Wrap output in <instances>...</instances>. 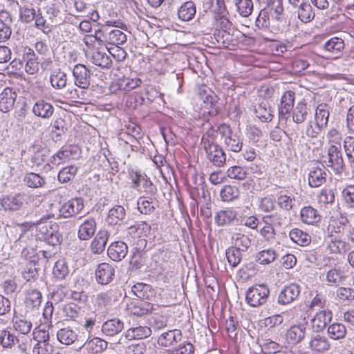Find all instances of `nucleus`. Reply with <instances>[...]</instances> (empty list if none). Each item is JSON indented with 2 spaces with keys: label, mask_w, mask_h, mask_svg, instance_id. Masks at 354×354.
<instances>
[{
  "label": "nucleus",
  "mask_w": 354,
  "mask_h": 354,
  "mask_svg": "<svg viewBox=\"0 0 354 354\" xmlns=\"http://www.w3.org/2000/svg\"><path fill=\"white\" fill-rule=\"evenodd\" d=\"M109 238V232L106 230H100L91 243V250L93 254L102 253Z\"/></svg>",
  "instance_id": "obj_18"
},
{
  "label": "nucleus",
  "mask_w": 354,
  "mask_h": 354,
  "mask_svg": "<svg viewBox=\"0 0 354 354\" xmlns=\"http://www.w3.org/2000/svg\"><path fill=\"white\" fill-rule=\"evenodd\" d=\"M153 309L152 304L144 301H139L138 304L131 308V313L138 316H142L151 312Z\"/></svg>",
  "instance_id": "obj_58"
},
{
  "label": "nucleus",
  "mask_w": 354,
  "mask_h": 354,
  "mask_svg": "<svg viewBox=\"0 0 354 354\" xmlns=\"http://www.w3.org/2000/svg\"><path fill=\"white\" fill-rule=\"evenodd\" d=\"M270 295V290L264 284H256L246 292L245 299L247 303L252 307H259L264 304Z\"/></svg>",
  "instance_id": "obj_4"
},
{
  "label": "nucleus",
  "mask_w": 354,
  "mask_h": 354,
  "mask_svg": "<svg viewBox=\"0 0 354 354\" xmlns=\"http://www.w3.org/2000/svg\"><path fill=\"white\" fill-rule=\"evenodd\" d=\"M127 253L128 247L122 241H115L107 249L109 257L115 261H121L127 256Z\"/></svg>",
  "instance_id": "obj_16"
},
{
  "label": "nucleus",
  "mask_w": 354,
  "mask_h": 354,
  "mask_svg": "<svg viewBox=\"0 0 354 354\" xmlns=\"http://www.w3.org/2000/svg\"><path fill=\"white\" fill-rule=\"evenodd\" d=\"M53 275L58 279H64L68 274L67 263L64 260L57 261L53 270Z\"/></svg>",
  "instance_id": "obj_59"
},
{
  "label": "nucleus",
  "mask_w": 354,
  "mask_h": 354,
  "mask_svg": "<svg viewBox=\"0 0 354 354\" xmlns=\"http://www.w3.org/2000/svg\"><path fill=\"white\" fill-rule=\"evenodd\" d=\"M201 145L206 153L207 158L216 167H222L225 163L226 155L209 135H204L202 138Z\"/></svg>",
  "instance_id": "obj_1"
},
{
  "label": "nucleus",
  "mask_w": 354,
  "mask_h": 354,
  "mask_svg": "<svg viewBox=\"0 0 354 354\" xmlns=\"http://www.w3.org/2000/svg\"><path fill=\"white\" fill-rule=\"evenodd\" d=\"M329 114L328 105L322 103L316 109L314 120L325 128L328 122Z\"/></svg>",
  "instance_id": "obj_42"
},
{
  "label": "nucleus",
  "mask_w": 354,
  "mask_h": 354,
  "mask_svg": "<svg viewBox=\"0 0 354 354\" xmlns=\"http://www.w3.org/2000/svg\"><path fill=\"white\" fill-rule=\"evenodd\" d=\"M91 71L84 64H76L73 69L75 84L81 88H87L91 82Z\"/></svg>",
  "instance_id": "obj_7"
},
{
  "label": "nucleus",
  "mask_w": 354,
  "mask_h": 354,
  "mask_svg": "<svg viewBox=\"0 0 354 354\" xmlns=\"http://www.w3.org/2000/svg\"><path fill=\"white\" fill-rule=\"evenodd\" d=\"M309 346L313 351L324 352L330 348V344L325 337L317 335L311 338Z\"/></svg>",
  "instance_id": "obj_44"
},
{
  "label": "nucleus",
  "mask_w": 354,
  "mask_h": 354,
  "mask_svg": "<svg viewBox=\"0 0 354 354\" xmlns=\"http://www.w3.org/2000/svg\"><path fill=\"white\" fill-rule=\"evenodd\" d=\"M271 19L270 13L266 8H263L256 19V26L261 28H268L270 25Z\"/></svg>",
  "instance_id": "obj_64"
},
{
  "label": "nucleus",
  "mask_w": 354,
  "mask_h": 354,
  "mask_svg": "<svg viewBox=\"0 0 354 354\" xmlns=\"http://www.w3.org/2000/svg\"><path fill=\"white\" fill-rule=\"evenodd\" d=\"M241 250L230 247L226 250L225 255L229 264L234 268L236 267L241 261L242 254Z\"/></svg>",
  "instance_id": "obj_57"
},
{
  "label": "nucleus",
  "mask_w": 354,
  "mask_h": 354,
  "mask_svg": "<svg viewBox=\"0 0 354 354\" xmlns=\"http://www.w3.org/2000/svg\"><path fill=\"white\" fill-rule=\"evenodd\" d=\"M277 204L283 209L290 211L295 205V198L293 196L281 194L277 197Z\"/></svg>",
  "instance_id": "obj_61"
},
{
  "label": "nucleus",
  "mask_w": 354,
  "mask_h": 354,
  "mask_svg": "<svg viewBox=\"0 0 354 354\" xmlns=\"http://www.w3.org/2000/svg\"><path fill=\"white\" fill-rule=\"evenodd\" d=\"M295 93L292 91H288L284 93L281 100L279 106V115L282 118H285L287 114L292 110L295 102Z\"/></svg>",
  "instance_id": "obj_23"
},
{
  "label": "nucleus",
  "mask_w": 354,
  "mask_h": 354,
  "mask_svg": "<svg viewBox=\"0 0 354 354\" xmlns=\"http://www.w3.org/2000/svg\"><path fill=\"white\" fill-rule=\"evenodd\" d=\"M123 328V322L116 318L106 321L102 326V331L106 336L115 335L120 333Z\"/></svg>",
  "instance_id": "obj_22"
},
{
  "label": "nucleus",
  "mask_w": 354,
  "mask_h": 354,
  "mask_svg": "<svg viewBox=\"0 0 354 354\" xmlns=\"http://www.w3.org/2000/svg\"><path fill=\"white\" fill-rule=\"evenodd\" d=\"M218 132L222 137L225 147L232 152H239L243 147V138L241 133L234 131L231 128L223 124L218 127Z\"/></svg>",
  "instance_id": "obj_2"
},
{
  "label": "nucleus",
  "mask_w": 354,
  "mask_h": 354,
  "mask_svg": "<svg viewBox=\"0 0 354 354\" xmlns=\"http://www.w3.org/2000/svg\"><path fill=\"white\" fill-rule=\"evenodd\" d=\"M20 18L22 21L29 24L35 19L37 10L32 4H26L19 9Z\"/></svg>",
  "instance_id": "obj_49"
},
{
  "label": "nucleus",
  "mask_w": 354,
  "mask_h": 354,
  "mask_svg": "<svg viewBox=\"0 0 354 354\" xmlns=\"http://www.w3.org/2000/svg\"><path fill=\"white\" fill-rule=\"evenodd\" d=\"M328 335L334 340L343 339L346 335V328L342 323L335 322L328 327Z\"/></svg>",
  "instance_id": "obj_45"
},
{
  "label": "nucleus",
  "mask_w": 354,
  "mask_h": 354,
  "mask_svg": "<svg viewBox=\"0 0 354 354\" xmlns=\"http://www.w3.org/2000/svg\"><path fill=\"white\" fill-rule=\"evenodd\" d=\"M199 97L203 100L207 109H209L208 113L210 115H216L219 111V106L217 104L218 97L209 88H201L199 90Z\"/></svg>",
  "instance_id": "obj_8"
},
{
  "label": "nucleus",
  "mask_w": 354,
  "mask_h": 354,
  "mask_svg": "<svg viewBox=\"0 0 354 354\" xmlns=\"http://www.w3.org/2000/svg\"><path fill=\"white\" fill-rule=\"evenodd\" d=\"M326 172L324 166L313 167L308 174V184L311 187H318L326 180Z\"/></svg>",
  "instance_id": "obj_14"
},
{
  "label": "nucleus",
  "mask_w": 354,
  "mask_h": 354,
  "mask_svg": "<svg viewBox=\"0 0 354 354\" xmlns=\"http://www.w3.org/2000/svg\"><path fill=\"white\" fill-rule=\"evenodd\" d=\"M237 213L235 210L227 209L218 212L215 216V222L219 226L230 224L236 218Z\"/></svg>",
  "instance_id": "obj_34"
},
{
  "label": "nucleus",
  "mask_w": 354,
  "mask_h": 354,
  "mask_svg": "<svg viewBox=\"0 0 354 354\" xmlns=\"http://www.w3.org/2000/svg\"><path fill=\"white\" fill-rule=\"evenodd\" d=\"M50 156V150L46 147L38 148L32 156V162L37 166L46 162Z\"/></svg>",
  "instance_id": "obj_60"
},
{
  "label": "nucleus",
  "mask_w": 354,
  "mask_h": 354,
  "mask_svg": "<svg viewBox=\"0 0 354 354\" xmlns=\"http://www.w3.org/2000/svg\"><path fill=\"white\" fill-rule=\"evenodd\" d=\"M344 47V41L341 38L334 37L325 42L323 50L328 57L337 59L342 54Z\"/></svg>",
  "instance_id": "obj_9"
},
{
  "label": "nucleus",
  "mask_w": 354,
  "mask_h": 354,
  "mask_svg": "<svg viewBox=\"0 0 354 354\" xmlns=\"http://www.w3.org/2000/svg\"><path fill=\"white\" fill-rule=\"evenodd\" d=\"M348 223L347 217L341 215L339 218L330 220L328 230L331 234H340L344 231Z\"/></svg>",
  "instance_id": "obj_47"
},
{
  "label": "nucleus",
  "mask_w": 354,
  "mask_h": 354,
  "mask_svg": "<svg viewBox=\"0 0 354 354\" xmlns=\"http://www.w3.org/2000/svg\"><path fill=\"white\" fill-rule=\"evenodd\" d=\"M17 94L12 88L6 87L1 92V112H8L12 109Z\"/></svg>",
  "instance_id": "obj_27"
},
{
  "label": "nucleus",
  "mask_w": 354,
  "mask_h": 354,
  "mask_svg": "<svg viewBox=\"0 0 354 354\" xmlns=\"http://www.w3.org/2000/svg\"><path fill=\"white\" fill-rule=\"evenodd\" d=\"M108 342L100 337L88 339L82 346L85 354H97L106 349Z\"/></svg>",
  "instance_id": "obj_17"
},
{
  "label": "nucleus",
  "mask_w": 354,
  "mask_h": 354,
  "mask_svg": "<svg viewBox=\"0 0 354 354\" xmlns=\"http://www.w3.org/2000/svg\"><path fill=\"white\" fill-rule=\"evenodd\" d=\"M97 227V223L93 217L86 218L80 225L77 236L82 241L90 239L95 234Z\"/></svg>",
  "instance_id": "obj_15"
},
{
  "label": "nucleus",
  "mask_w": 354,
  "mask_h": 354,
  "mask_svg": "<svg viewBox=\"0 0 354 354\" xmlns=\"http://www.w3.org/2000/svg\"><path fill=\"white\" fill-rule=\"evenodd\" d=\"M266 5L265 8L270 13L272 20L281 21L284 12L283 1L274 0Z\"/></svg>",
  "instance_id": "obj_33"
},
{
  "label": "nucleus",
  "mask_w": 354,
  "mask_h": 354,
  "mask_svg": "<svg viewBox=\"0 0 354 354\" xmlns=\"http://www.w3.org/2000/svg\"><path fill=\"white\" fill-rule=\"evenodd\" d=\"M326 166L331 168L335 174H341L344 169V161L339 147L331 145L328 149Z\"/></svg>",
  "instance_id": "obj_6"
},
{
  "label": "nucleus",
  "mask_w": 354,
  "mask_h": 354,
  "mask_svg": "<svg viewBox=\"0 0 354 354\" xmlns=\"http://www.w3.org/2000/svg\"><path fill=\"white\" fill-rule=\"evenodd\" d=\"M324 129L315 120H310L302 129L303 138H317Z\"/></svg>",
  "instance_id": "obj_32"
},
{
  "label": "nucleus",
  "mask_w": 354,
  "mask_h": 354,
  "mask_svg": "<svg viewBox=\"0 0 354 354\" xmlns=\"http://www.w3.org/2000/svg\"><path fill=\"white\" fill-rule=\"evenodd\" d=\"M301 221L308 225H315L319 222L321 216L317 210L311 206H306L300 211Z\"/></svg>",
  "instance_id": "obj_24"
},
{
  "label": "nucleus",
  "mask_w": 354,
  "mask_h": 354,
  "mask_svg": "<svg viewBox=\"0 0 354 354\" xmlns=\"http://www.w3.org/2000/svg\"><path fill=\"white\" fill-rule=\"evenodd\" d=\"M51 86L56 89H61L66 86L67 82L66 74L60 69L53 71L50 76Z\"/></svg>",
  "instance_id": "obj_48"
},
{
  "label": "nucleus",
  "mask_w": 354,
  "mask_h": 354,
  "mask_svg": "<svg viewBox=\"0 0 354 354\" xmlns=\"http://www.w3.org/2000/svg\"><path fill=\"white\" fill-rule=\"evenodd\" d=\"M239 190L235 186L225 185L221 191V197L223 201L230 202L237 198Z\"/></svg>",
  "instance_id": "obj_56"
},
{
  "label": "nucleus",
  "mask_w": 354,
  "mask_h": 354,
  "mask_svg": "<svg viewBox=\"0 0 354 354\" xmlns=\"http://www.w3.org/2000/svg\"><path fill=\"white\" fill-rule=\"evenodd\" d=\"M283 322L282 315H274L261 321L262 326L267 328L268 332H272L276 326H279Z\"/></svg>",
  "instance_id": "obj_54"
},
{
  "label": "nucleus",
  "mask_w": 354,
  "mask_h": 354,
  "mask_svg": "<svg viewBox=\"0 0 354 354\" xmlns=\"http://www.w3.org/2000/svg\"><path fill=\"white\" fill-rule=\"evenodd\" d=\"M106 39H108L109 44L118 46L127 41V35L123 31L119 29L115 28L109 30V28H107Z\"/></svg>",
  "instance_id": "obj_38"
},
{
  "label": "nucleus",
  "mask_w": 354,
  "mask_h": 354,
  "mask_svg": "<svg viewBox=\"0 0 354 354\" xmlns=\"http://www.w3.org/2000/svg\"><path fill=\"white\" fill-rule=\"evenodd\" d=\"M42 301V295L39 290L31 289L26 294L25 304L27 308L31 309L38 308Z\"/></svg>",
  "instance_id": "obj_37"
},
{
  "label": "nucleus",
  "mask_w": 354,
  "mask_h": 354,
  "mask_svg": "<svg viewBox=\"0 0 354 354\" xmlns=\"http://www.w3.org/2000/svg\"><path fill=\"white\" fill-rule=\"evenodd\" d=\"M277 257L276 252L272 249L263 250L259 252L255 257L256 261L260 264H269Z\"/></svg>",
  "instance_id": "obj_53"
},
{
  "label": "nucleus",
  "mask_w": 354,
  "mask_h": 354,
  "mask_svg": "<svg viewBox=\"0 0 354 354\" xmlns=\"http://www.w3.org/2000/svg\"><path fill=\"white\" fill-rule=\"evenodd\" d=\"M137 205L140 212L143 214H149L154 210L151 201L145 196H140L138 198Z\"/></svg>",
  "instance_id": "obj_62"
},
{
  "label": "nucleus",
  "mask_w": 354,
  "mask_h": 354,
  "mask_svg": "<svg viewBox=\"0 0 354 354\" xmlns=\"http://www.w3.org/2000/svg\"><path fill=\"white\" fill-rule=\"evenodd\" d=\"M84 209V201L76 197L62 203L58 209L57 218H70L80 214Z\"/></svg>",
  "instance_id": "obj_5"
},
{
  "label": "nucleus",
  "mask_w": 354,
  "mask_h": 354,
  "mask_svg": "<svg viewBox=\"0 0 354 354\" xmlns=\"http://www.w3.org/2000/svg\"><path fill=\"white\" fill-rule=\"evenodd\" d=\"M126 216V210L122 205L113 206L108 213L106 221L110 225H118L122 222Z\"/></svg>",
  "instance_id": "obj_28"
},
{
  "label": "nucleus",
  "mask_w": 354,
  "mask_h": 354,
  "mask_svg": "<svg viewBox=\"0 0 354 354\" xmlns=\"http://www.w3.org/2000/svg\"><path fill=\"white\" fill-rule=\"evenodd\" d=\"M297 8L298 17L302 22L308 23L315 18L314 10L308 3L304 1Z\"/></svg>",
  "instance_id": "obj_41"
},
{
  "label": "nucleus",
  "mask_w": 354,
  "mask_h": 354,
  "mask_svg": "<svg viewBox=\"0 0 354 354\" xmlns=\"http://www.w3.org/2000/svg\"><path fill=\"white\" fill-rule=\"evenodd\" d=\"M24 181L28 187L31 188H39L46 183L44 177L33 172L27 174Z\"/></svg>",
  "instance_id": "obj_51"
},
{
  "label": "nucleus",
  "mask_w": 354,
  "mask_h": 354,
  "mask_svg": "<svg viewBox=\"0 0 354 354\" xmlns=\"http://www.w3.org/2000/svg\"><path fill=\"white\" fill-rule=\"evenodd\" d=\"M57 338L60 343L65 345H71L77 340L78 335L75 330L67 326L57 331Z\"/></svg>",
  "instance_id": "obj_25"
},
{
  "label": "nucleus",
  "mask_w": 354,
  "mask_h": 354,
  "mask_svg": "<svg viewBox=\"0 0 354 354\" xmlns=\"http://www.w3.org/2000/svg\"><path fill=\"white\" fill-rule=\"evenodd\" d=\"M336 196L335 190L330 188H324L317 196L318 202L322 204H333Z\"/></svg>",
  "instance_id": "obj_55"
},
{
  "label": "nucleus",
  "mask_w": 354,
  "mask_h": 354,
  "mask_svg": "<svg viewBox=\"0 0 354 354\" xmlns=\"http://www.w3.org/2000/svg\"><path fill=\"white\" fill-rule=\"evenodd\" d=\"M77 167L75 165H70L63 168L58 173V180L62 183H68L72 180L76 176Z\"/></svg>",
  "instance_id": "obj_52"
},
{
  "label": "nucleus",
  "mask_w": 354,
  "mask_h": 354,
  "mask_svg": "<svg viewBox=\"0 0 354 354\" xmlns=\"http://www.w3.org/2000/svg\"><path fill=\"white\" fill-rule=\"evenodd\" d=\"M151 330L147 326H138L128 329L125 333V337L128 339H143L149 337Z\"/></svg>",
  "instance_id": "obj_39"
},
{
  "label": "nucleus",
  "mask_w": 354,
  "mask_h": 354,
  "mask_svg": "<svg viewBox=\"0 0 354 354\" xmlns=\"http://www.w3.org/2000/svg\"><path fill=\"white\" fill-rule=\"evenodd\" d=\"M49 218V216L43 217L33 223L36 229L35 236L37 239L44 241L50 245H55L59 242V238L53 229V225L47 222Z\"/></svg>",
  "instance_id": "obj_3"
},
{
  "label": "nucleus",
  "mask_w": 354,
  "mask_h": 354,
  "mask_svg": "<svg viewBox=\"0 0 354 354\" xmlns=\"http://www.w3.org/2000/svg\"><path fill=\"white\" fill-rule=\"evenodd\" d=\"M346 279L345 272L342 269L332 268L326 273V281L329 286H337Z\"/></svg>",
  "instance_id": "obj_36"
},
{
  "label": "nucleus",
  "mask_w": 354,
  "mask_h": 354,
  "mask_svg": "<svg viewBox=\"0 0 354 354\" xmlns=\"http://www.w3.org/2000/svg\"><path fill=\"white\" fill-rule=\"evenodd\" d=\"M4 267L6 268L5 270L6 273L9 274V277L4 280L3 284V291L6 295H10L15 292L17 288V284L15 281V277L13 274L15 273V270L13 267L8 266L4 265Z\"/></svg>",
  "instance_id": "obj_40"
},
{
  "label": "nucleus",
  "mask_w": 354,
  "mask_h": 354,
  "mask_svg": "<svg viewBox=\"0 0 354 354\" xmlns=\"http://www.w3.org/2000/svg\"><path fill=\"white\" fill-rule=\"evenodd\" d=\"M180 330H169L162 333L158 338V344L162 347H174L181 340Z\"/></svg>",
  "instance_id": "obj_13"
},
{
  "label": "nucleus",
  "mask_w": 354,
  "mask_h": 354,
  "mask_svg": "<svg viewBox=\"0 0 354 354\" xmlns=\"http://www.w3.org/2000/svg\"><path fill=\"white\" fill-rule=\"evenodd\" d=\"M292 111V120L295 123L301 124L306 120L308 109L306 103L303 102H298Z\"/></svg>",
  "instance_id": "obj_43"
},
{
  "label": "nucleus",
  "mask_w": 354,
  "mask_h": 354,
  "mask_svg": "<svg viewBox=\"0 0 354 354\" xmlns=\"http://www.w3.org/2000/svg\"><path fill=\"white\" fill-rule=\"evenodd\" d=\"M344 203L348 207L354 209V185H347L342 191Z\"/></svg>",
  "instance_id": "obj_63"
},
{
  "label": "nucleus",
  "mask_w": 354,
  "mask_h": 354,
  "mask_svg": "<svg viewBox=\"0 0 354 354\" xmlns=\"http://www.w3.org/2000/svg\"><path fill=\"white\" fill-rule=\"evenodd\" d=\"M301 292L300 286L295 283L286 286L278 296V302L280 304H288L295 301Z\"/></svg>",
  "instance_id": "obj_12"
},
{
  "label": "nucleus",
  "mask_w": 354,
  "mask_h": 354,
  "mask_svg": "<svg viewBox=\"0 0 354 354\" xmlns=\"http://www.w3.org/2000/svg\"><path fill=\"white\" fill-rule=\"evenodd\" d=\"M231 241L232 243L234 245L232 246V248L243 252L246 251L251 245L250 239L247 235L240 232H234L232 235Z\"/></svg>",
  "instance_id": "obj_30"
},
{
  "label": "nucleus",
  "mask_w": 354,
  "mask_h": 354,
  "mask_svg": "<svg viewBox=\"0 0 354 354\" xmlns=\"http://www.w3.org/2000/svg\"><path fill=\"white\" fill-rule=\"evenodd\" d=\"M196 6L193 1L185 2L178 9V17L184 21H188L194 18L196 15Z\"/></svg>",
  "instance_id": "obj_35"
},
{
  "label": "nucleus",
  "mask_w": 354,
  "mask_h": 354,
  "mask_svg": "<svg viewBox=\"0 0 354 354\" xmlns=\"http://www.w3.org/2000/svg\"><path fill=\"white\" fill-rule=\"evenodd\" d=\"M305 333L306 327L304 324L293 325L286 332V339L289 344H296L302 341Z\"/></svg>",
  "instance_id": "obj_21"
},
{
  "label": "nucleus",
  "mask_w": 354,
  "mask_h": 354,
  "mask_svg": "<svg viewBox=\"0 0 354 354\" xmlns=\"http://www.w3.org/2000/svg\"><path fill=\"white\" fill-rule=\"evenodd\" d=\"M76 150H73L71 147H66L62 150H59L56 154L50 158V163L53 165H59L72 158H74V154Z\"/></svg>",
  "instance_id": "obj_29"
},
{
  "label": "nucleus",
  "mask_w": 354,
  "mask_h": 354,
  "mask_svg": "<svg viewBox=\"0 0 354 354\" xmlns=\"http://www.w3.org/2000/svg\"><path fill=\"white\" fill-rule=\"evenodd\" d=\"M132 292L142 299H150L155 296L154 290L147 283H138L131 288Z\"/></svg>",
  "instance_id": "obj_26"
},
{
  "label": "nucleus",
  "mask_w": 354,
  "mask_h": 354,
  "mask_svg": "<svg viewBox=\"0 0 354 354\" xmlns=\"http://www.w3.org/2000/svg\"><path fill=\"white\" fill-rule=\"evenodd\" d=\"M32 113L37 117L49 119L54 113V107L50 103L39 100L33 105Z\"/></svg>",
  "instance_id": "obj_19"
},
{
  "label": "nucleus",
  "mask_w": 354,
  "mask_h": 354,
  "mask_svg": "<svg viewBox=\"0 0 354 354\" xmlns=\"http://www.w3.org/2000/svg\"><path fill=\"white\" fill-rule=\"evenodd\" d=\"M25 198L21 194H10L1 199V207L5 209L18 210L23 205Z\"/></svg>",
  "instance_id": "obj_20"
},
{
  "label": "nucleus",
  "mask_w": 354,
  "mask_h": 354,
  "mask_svg": "<svg viewBox=\"0 0 354 354\" xmlns=\"http://www.w3.org/2000/svg\"><path fill=\"white\" fill-rule=\"evenodd\" d=\"M333 317V313L328 309L319 310L311 319V327L315 332L322 331L330 322Z\"/></svg>",
  "instance_id": "obj_11"
},
{
  "label": "nucleus",
  "mask_w": 354,
  "mask_h": 354,
  "mask_svg": "<svg viewBox=\"0 0 354 354\" xmlns=\"http://www.w3.org/2000/svg\"><path fill=\"white\" fill-rule=\"evenodd\" d=\"M91 62L93 64L102 68H109L112 64L110 57L104 51L100 50H95L93 52Z\"/></svg>",
  "instance_id": "obj_31"
},
{
  "label": "nucleus",
  "mask_w": 354,
  "mask_h": 354,
  "mask_svg": "<svg viewBox=\"0 0 354 354\" xmlns=\"http://www.w3.org/2000/svg\"><path fill=\"white\" fill-rule=\"evenodd\" d=\"M289 236L293 242L301 246L308 245L311 241L308 234L297 228L292 229L289 233Z\"/></svg>",
  "instance_id": "obj_46"
},
{
  "label": "nucleus",
  "mask_w": 354,
  "mask_h": 354,
  "mask_svg": "<svg viewBox=\"0 0 354 354\" xmlns=\"http://www.w3.org/2000/svg\"><path fill=\"white\" fill-rule=\"evenodd\" d=\"M115 276V269L107 263H100L95 269V279L101 285L109 284Z\"/></svg>",
  "instance_id": "obj_10"
},
{
  "label": "nucleus",
  "mask_w": 354,
  "mask_h": 354,
  "mask_svg": "<svg viewBox=\"0 0 354 354\" xmlns=\"http://www.w3.org/2000/svg\"><path fill=\"white\" fill-rule=\"evenodd\" d=\"M235 5L239 14L243 17H249L254 8L252 0H236Z\"/></svg>",
  "instance_id": "obj_50"
}]
</instances>
